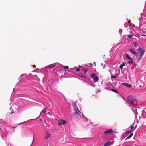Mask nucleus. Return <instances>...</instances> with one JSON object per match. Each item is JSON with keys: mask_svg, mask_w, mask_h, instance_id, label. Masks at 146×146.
I'll return each instance as SVG.
<instances>
[{"mask_svg": "<svg viewBox=\"0 0 146 146\" xmlns=\"http://www.w3.org/2000/svg\"><path fill=\"white\" fill-rule=\"evenodd\" d=\"M127 102L133 105H136L137 104V101L136 99L133 96H130L127 98Z\"/></svg>", "mask_w": 146, "mask_h": 146, "instance_id": "1", "label": "nucleus"}, {"mask_svg": "<svg viewBox=\"0 0 146 146\" xmlns=\"http://www.w3.org/2000/svg\"><path fill=\"white\" fill-rule=\"evenodd\" d=\"M138 53L139 54V55L137 58V61L138 62H139L143 56L144 54V51L140 48L138 49Z\"/></svg>", "mask_w": 146, "mask_h": 146, "instance_id": "2", "label": "nucleus"}, {"mask_svg": "<svg viewBox=\"0 0 146 146\" xmlns=\"http://www.w3.org/2000/svg\"><path fill=\"white\" fill-rule=\"evenodd\" d=\"M91 78L93 79L94 82H96L99 80V77L98 76H96V74L94 73L92 74L91 76Z\"/></svg>", "mask_w": 146, "mask_h": 146, "instance_id": "3", "label": "nucleus"}, {"mask_svg": "<svg viewBox=\"0 0 146 146\" xmlns=\"http://www.w3.org/2000/svg\"><path fill=\"white\" fill-rule=\"evenodd\" d=\"M66 121L64 120L61 119L58 121V123L60 126L61 125H64L66 124Z\"/></svg>", "mask_w": 146, "mask_h": 146, "instance_id": "4", "label": "nucleus"}, {"mask_svg": "<svg viewBox=\"0 0 146 146\" xmlns=\"http://www.w3.org/2000/svg\"><path fill=\"white\" fill-rule=\"evenodd\" d=\"M129 52L132 53V54H133L137 56L138 55V53L132 48L129 49Z\"/></svg>", "mask_w": 146, "mask_h": 146, "instance_id": "5", "label": "nucleus"}, {"mask_svg": "<svg viewBox=\"0 0 146 146\" xmlns=\"http://www.w3.org/2000/svg\"><path fill=\"white\" fill-rule=\"evenodd\" d=\"M113 130L111 129H109L107 131H105L104 132V133L106 134H110L113 133Z\"/></svg>", "mask_w": 146, "mask_h": 146, "instance_id": "6", "label": "nucleus"}, {"mask_svg": "<svg viewBox=\"0 0 146 146\" xmlns=\"http://www.w3.org/2000/svg\"><path fill=\"white\" fill-rule=\"evenodd\" d=\"M51 137V134L48 131H46V135L45 137V138L46 139H47L49 138H50Z\"/></svg>", "mask_w": 146, "mask_h": 146, "instance_id": "7", "label": "nucleus"}, {"mask_svg": "<svg viewBox=\"0 0 146 146\" xmlns=\"http://www.w3.org/2000/svg\"><path fill=\"white\" fill-rule=\"evenodd\" d=\"M74 114L79 115L81 114V112L77 109H74Z\"/></svg>", "mask_w": 146, "mask_h": 146, "instance_id": "8", "label": "nucleus"}, {"mask_svg": "<svg viewBox=\"0 0 146 146\" xmlns=\"http://www.w3.org/2000/svg\"><path fill=\"white\" fill-rule=\"evenodd\" d=\"M122 84L128 88H130L132 86L131 85H130L128 83H123Z\"/></svg>", "mask_w": 146, "mask_h": 146, "instance_id": "9", "label": "nucleus"}, {"mask_svg": "<svg viewBox=\"0 0 146 146\" xmlns=\"http://www.w3.org/2000/svg\"><path fill=\"white\" fill-rule=\"evenodd\" d=\"M125 66V64H124V62H123V64H121L120 66V68L121 70H122L123 69V67L124 66Z\"/></svg>", "mask_w": 146, "mask_h": 146, "instance_id": "10", "label": "nucleus"}, {"mask_svg": "<svg viewBox=\"0 0 146 146\" xmlns=\"http://www.w3.org/2000/svg\"><path fill=\"white\" fill-rule=\"evenodd\" d=\"M119 75L118 74H116L115 76H111V77L112 78H116L119 76Z\"/></svg>", "mask_w": 146, "mask_h": 146, "instance_id": "11", "label": "nucleus"}, {"mask_svg": "<svg viewBox=\"0 0 146 146\" xmlns=\"http://www.w3.org/2000/svg\"><path fill=\"white\" fill-rule=\"evenodd\" d=\"M110 142H107L104 145V146H110Z\"/></svg>", "mask_w": 146, "mask_h": 146, "instance_id": "12", "label": "nucleus"}, {"mask_svg": "<svg viewBox=\"0 0 146 146\" xmlns=\"http://www.w3.org/2000/svg\"><path fill=\"white\" fill-rule=\"evenodd\" d=\"M126 57L129 60H131L132 58H131L128 54H127L126 55Z\"/></svg>", "mask_w": 146, "mask_h": 146, "instance_id": "13", "label": "nucleus"}, {"mask_svg": "<svg viewBox=\"0 0 146 146\" xmlns=\"http://www.w3.org/2000/svg\"><path fill=\"white\" fill-rule=\"evenodd\" d=\"M133 43L134 44V47H136L137 46H138V44L137 43L135 42H134Z\"/></svg>", "mask_w": 146, "mask_h": 146, "instance_id": "14", "label": "nucleus"}, {"mask_svg": "<svg viewBox=\"0 0 146 146\" xmlns=\"http://www.w3.org/2000/svg\"><path fill=\"white\" fill-rule=\"evenodd\" d=\"M133 135V133H132L130 134V135L127 137L126 138V139H128L130 138Z\"/></svg>", "mask_w": 146, "mask_h": 146, "instance_id": "15", "label": "nucleus"}, {"mask_svg": "<svg viewBox=\"0 0 146 146\" xmlns=\"http://www.w3.org/2000/svg\"><path fill=\"white\" fill-rule=\"evenodd\" d=\"M111 90L116 93H117L118 92V91L117 90L113 89H111Z\"/></svg>", "mask_w": 146, "mask_h": 146, "instance_id": "16", "label": "nucleus"}, {"mask_svg": "<svg viewBox=\"0 0 146 146\" xmlns=\"http://www.w3.org/2000/svg\"><path fill=\"white\" fill-rule=\"evenodd\" d=\"M46 111V108H44L42 111L41 112L43 113H45Z\"/></svg>", "mask_w": 146, "mask_h": 146, "instance_id": "17", "label": "nucleus"}, {"mask_svg": "<svg viewBox=\"0 0 146 146\" xmlns=\"http://www.w3.org/2000/svg\"><path fill=\"white\" fill-rule=\"evenodd\" d=\"M133 63V61L132 60L129 61H128V63L130 64H132Z\"/></svg>", "mask_w": 146, "mask_h": 146, "instance_id": "18", "label": "nucleus"}, {"mask_svg": "<svg viewBox=\"0 0 146 146\" xmlns=\"http://www.w3.org/2000/svg\"><path fill=\"white\" fill-rule=\"evenodd\" d=\"M63 67L65 69H69V67L68 66H63Z\"/></svg>", "mask_w": 146, "mask_h": 146, "instance_id": "19", "label": "nucleus"}, {"mask_svg": "<svg viewBox=\"0 0 146 146\" xmlns=\"http://www.w3.org/2000/svg\"><path fill=\"white\" fill-rule=\"evenodd\" d=\"M133 36L131 35H128L127 36V38H131Z\"/></svg>", "mask_w": 146, "mask_h": 146, "instance_id": "20", "label": "nucleus"}, {"mask_svg": "<svg viewBox=\"0 0 146 146\" xmlns=\"http://www.w3.org/2000/svg\"><path fill=\"white\" fill-rule=\"evenodd\" d=\"M55 65H51L50 66H49V67L51 68H52L54 67H55Z\"/></svg>", "mask_w": 146, "mask_h": 146, "instance_id": "21", "label": "nucleus"}, {"mask_svg": "<svg viewBox=\"0 0 146 146\" xmlns=\"http://www.w3.org/2000/svg\"><path fill=\"white\" fill-rule=\"evenodd\" d=\"M80 70V69L79 68H77L76 69V71H79Z\"/></svg>", "mask_w": 146, "mask_h": 146, "instance_id": "22", "label": "nucleus"}, {"mask_svg": "<svg viewBox=\"0 0 146 146\" xmlns=\"http://www.w3.org/2000/svg\"><path fill=\"white\" fill-rule=\"evenodd\" d=\"M131 130H130V131H128V132L126 134H129V133L131 132Z\"/></svg>", "mask_w": 146, "mask_h": 146, "instance_id": "23", "label": "nucleus"}, {"mask_svg": "<svg viewBox=\"0 0 146 146\" xmlns=\"http://www.w3.org/2000/svg\"><path fill=\"white\" fill-rule=\"evenodd\" d=\"M34 137L33 138L32 141V143H31V145L30 146H32V144L33 143V140H34Z\"/></svg>", "mask_w": 146, "mask_h": 146, "instance_id": "24", "label": "nucleus"}, {"mask_svg": "<svg viewBox=\"0 0 146 146\" xmlns=\"http://www.w3.org/2000/svg\"><path fill=\"white\" fill-rule=\"evenodd\" d=\"M134 128V127H133V126H131V129H132Z\"/></svg>", "mask_w": 146, "mask_h": 146, "instance_id": "25", "label": "nucleus"}, {"mask_svg": "<svg viewBox=\"0 0 146 146\" xmlns=\"http://www.w3.org/2000/svg\"><path fill=\"white\" fill-rule=\"evenodd\" d=\"M83 70L84 71V72L85 73L86 72V71L85 70V69H83Z\"/></svg>", "mask_w": 146, "mask_h": 146, "instance_id": "26", "label": "nucleus"}, {"mask_svg": "<svg viewBox=\"0 0 146 146\" xmlns=\"http://www.w3.org/2000/svg\"><path fill=\"white\" fill-rule=\"evenodd\" d=\"M131 22V21H130L129 20V21H128V23H130Z\"/></svg>", "mask_w": 146, "mask_h": 146, "instance_id": "27", "label": "nucleus"}, {"mask_svg": "<svg viewBox=\"0 0 146 146\" xmlns=\"http://www.w3.org/2000/svg\"><path fill=\"white\" fill-rule=\"evenodd\" d=\"M33 66L34 67H36V66L35 65H33Z\"/></svg>", "mask_w": 146, "mask_h": 146, "instance_id": "28", "label": "nucleus"}, {"mask_svg": "<svg viewBox=\"0 0 146 146\" xmlns=\"http://www.w3.org/2000/svg\"><path fill=\"white\" fill-rule=\"evenodd\" d=\"M142 36L144 37H145L146 36V35H142Z\"/></svg>", "mask_w": 146, "mask_h": 146, "instance_id": "29", "label": "nucleus"}, {"mask_svg": "<svg viewBox=\"0 0 146 146\" xmlns=\"http://www.w3.org/2000/svg\"><path fill=\"white\" fill-rule=\"evenodd\" d=\"M48 113V114H50V115H51V114L49 112Z\"/></svg>", "mask_w": 146, "mask_h": 146, "instance_id": "30", "label": "nucleus"}, {"mask_svg": "<svg viewBox=\"0 0 146 146\" xmlns=\"http://www.w3.org/2000/svg\"><path fill=\"white\" fill-rule=\"evenodd\" d=\"M44 128H46V129H47V128L46 127H45Z\"/></svg>", "mask_w": 146, "mask_h": 146, "instance_id": "31", "label": "nucleus"}, {"mask_svg": "<svg viewBox=\"0 0 146 146\" xmlns=\"http://www.w3.org/2000/svg\"><path fill=\"white\" fill-rule=\"evenodd\" d=\"M145 115H146V113H145Z\"/></svg>", "mask_w": 146, "mask_h": 146, "instance_id": "32", "label": "nucleus"}, {"mask_svg": "<svg viewBox=\"0 0 146 146\" xmlns=\"http://www.w3.org/2000/svg\"><path fill=\"white\" fill-rule=\"evenodd\" d=\"M109 71L110 72H111V71L110 70H109Z\"/></svg>", "mask_w": 146, "mask_h": 146, "instance_id": "33", "label": "nucleus"}]
</instances>
